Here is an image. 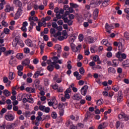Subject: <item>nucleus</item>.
<instances>
[{
    "mask_svg": "<svg viewBox=\"0 0 129 129\" xmlns=\"http://www.w3.org/2000/svg\"><path fill=\"white\" fill-rule=\"evenodd\" d=\"M51 26L52 28H54V29H57L58 25H57V23L56 22H52Z\"/></svg>",
    "mask_w": 129,
    "mask_h": 129,
    "instance_id": "nucleus-49",
    "label": "nucleus"
},
{
    "mask_svg": "<svg viewBox=\"0 0 129 129\" xmlns=\"http://www.w3.org/2000/svg\"><path fill=\"white\" fill-rule=\"evenodd\" d=\"M122 66L125 67H129V59H126L122 62Z\"/></svg>",
    "mask_w": 129,
    "mask_h": 129,
    "instance_id": "nucleus-28",
    "label": "nucleus"
},
{
    "mask_svg": "<svg viewBox=\"0 0 129 129\" xmlns=\"http://www.w3.org/2000/svg\"><path fill=\"white\" fill-rule=\"evenodd\" d=\"M55 102H57V101H56V98H53L52 101L48 102V104L49 106H53V104H55Z\"/></svg>",
    "mask_w": 129,
    "mask_h": 129,
    "instance_id": "nucleus-21",
    "label": "nucleus"
},
{
    "mask_svg": "<svg viewBox=\"0 0 129 129\" xmlns=\"http://www.w3.org/2000/svg\"><path fill=\"white\" fill-rule=\"evenodd\" d=\"M44 112H46V113H49L50 112V107H45L44 110Z\"/></svg>",
    "mask_w": 129,
    "mask_h": 129,
    "instance_id": "nucleus-50",
    "label": "nucleus"
},
{
    "mask_svg": "<svg viewBox=\"0 0 129 129\" xmlns=\"http://www.w3.org/2000/svg\"><path fill=\"white\" fill-rule=\"evenodd\" d=\"M22 65L24 66H28L30 65V59L29 58H26L24 60L22 61Z\"/></svg>",
    "mask_w": 129,
    "mask_h": 129,
    "instance_id": "nucleus-13",
    "label": "nucleus"
},
{
    "mask_svg": "<svg viewBox=\"0 0 129 129\" xmlns=\"http://www.w3.org/2000/svg\"><path fill=\"white\" fill-rule=\"evenodd\" d=\"M6 123H4L2 125H0V129H6Z\"/></svg>",
    "mask_w": 129,
    "mask_h": 129,
    "instance_id": "nucleus-63",
    "label": "nucleus"
},
{
    "mask_svg": "<svg viewBox=\"0 0 129 129\" xmlns=\"http://www.w3.org/2000/svg\"><path fill=\"white\" fill-rule=\"evenodd\" d=\"M13 4L16 5V6H18V7H21L23 6L22 2H21L19 0H14L13 1Z\"/></svg>",
    "mask_w": 129,
    "mask_h": 129,
    "instance_id": "nucleus-17",
    "label": "nucleus"
},
{
    "mask_svg": "<svg viewBox=\"0 0 129 129\" xmlns=\"http://www.w3.org/2000/svg\"><path fill=\"white\" fill-rule=\"evenodd\" d=\"M17 68L18 71H23L24 69V67L23 65H19L17 66Z\"/></svg>",
    "mask_w": 129,
    "mask_h": 129,
    "instance_id": "nucleus-39",
    "label": "nucleus"
},
{
    "mask_svg": "<svg viewBox=\"0 0 129 129\" xmlns=\"http://www.w3.org/2000/svg\"><path fill=\"white\" fill-rule=\"evenodd\" d=\"M70 129H78L77 126L74 125V124H72L70 126Z\"/></svg>",
    "mask_w": 129,
    "mask_h": 129,
    "instance_id": "nucleus-64",
    "label": "nucleus"
},
{
    "mask_svg": "<svg viewBox=\"0 0 129 129\" xmlns=\"http://www.w3.org/2000/svg\"><path fill=\"white\" fill-rule=\"evenodd\" d=\"M114 46L115 47H118V50L119 51H123V49H122V43L121 42H117L116 41L114 42L113 43Z\"/></svg>",
    "mask_w": 129,
    "mask_h": 129,
    "instance_id": "nucleus-7",
    "label": "nucleus"
},
{
    "mask_svg": "<svg viewBox=\"0 0 129 129\" xmlns=\"http://www.w3.org/2000/svg\"><path fill=\"white\" fill-rule=\"evenodd\" d=\"M93 60H94V61H95V62L98 61V60H99V56H98V55H95L93 57Z\"/></svg>",
    "mask_w": 129,
    "mask_h": 129,
    "instance_id": "nucleus-55",
    "label": "nucleus"
},
{
    "mask_svg": "<svg viewBox=\"0 0 129 129\" xmlns=\"http://www.w3.org/2000/svg\"><path fill=\"white\" fill-rule=\"evenodd\" d=\"M47 70L48 71L52 72L53 70H54V64H52V62H51V64L49 65L47 68Z\"/></svg>",
    "mask_w": 129,
    "mask_h": 129,
    "instance_id": "nucleus-24",
    "label": "nucleus"
},
{
    "mask_svg": "<svg viewBox=\"0 0 129 129\" xmlns=\"http://www.w3.org/2000/svg\"><path fill=\"white\" fill-rule=\"evenodd\" d=\"M115 72H116L115 69L112 67H110L108 69V73H112V74H114Z\"/></svg>",
    "mask_w": 129,
    "mask_h": 129,
    "instance_id": "nucleus-20",
    "label": "nucleus"
},
{
    "mask_svg": "<svg viewBox=\"0 0 129 129\" xmlns=\"http://www.w3.org/2000/svg\"><path fill=\"white\" fill-rule=\"evenodd\" d=\"M75 41V37L73 36H71L69 39V42L71 44H73V42Z\"/></svg>",
    "mask_w": 129,
    "mask_h": 129,
    "instance_id": "nucleus-32",
    "label": "nucleus"
},
{
    "mask_svg": "<svg viewBox=\"0 0 129 129\" xmlns=\"http://www.w3.org/2000/svg\"><path fill=\"white\" fill-rule=\"evenodd\" d=\"M23 12V8L22 7H19V8L18 9V11L16 13V14L15 15L14 19L15 20H18L21 17V15L22 14Z\"/></svg>",
    "mask_w": 129,
    "mask_h": 129,
    "instance_id": "nucleus-4",
    "label": "nucleus"
},
{
    "mask_svg": "<svg viewBox=\"0 0 129 129\" xmlns=\"http://www.w3.org/2000/svg\"><path fill=\"white\" fill-rule=\"evenodd\" d=\"M64 97L67 99H70V95H69V94H67L66 93H64Z\"/></svg>",
    "mask_w": 129,
    "mask_h": 129,
    "instance_id": "nucleus-62",
    "label": "nucleus"
},
{
    "mask_svg": "<svg viewBox=\"0 0 129 129\" xmlns=\"http://www.w3.org/2000/svg\"><path fill=\"white\" fill-rule=\"evenodd\" d=\"M2 25L4 27H8V26H9V24L7 22L4 21V20H3L2 22Z\"/></svg>",
    "mask_w": 129,
    "mask_h": 129,
    "instance_id": "nucleus-51",
    "label": "nucleus"
},
{
    "mask_svg": "<svg viewBox=\"0 0 129 129\" xmlns=\"http://www.w3.org/2000/svg\"><path fill=\"white\" fill-rule=\"evenodd\" d=\"M4 32L5 33V34H6V35H8L10 33V29L5 28L4 30Z\"/></svg>",
    "mask_w": 129,
    "mask_h": 129,
    "instance_id": "nucleus-47",
    "label": "nucleus"
},
{
    "mask_svg": "<svg viewBox=\"0 0 129 129\" xmlns=\"http://www.w3.org/2000/svg\"><path fill=\"white\" fill-rule=\"evenodd\" d=\"M85 41L88 42L89 44H92V43H94V38L91 36H88L85 38Z\"/></svg>",
    "mask_w": 129,
    "mask_h": 129,
    "instance_id": "nucleus-10",
    "label": "nucleus"
},
{
    "mask_svg": "<svg viewBox=\"0 0 129 129\" xmlns=\"http://www.w3.org/2000/svg\"><path fill=\"white\" fill-rule=\"evenodd\" d=\"M118 117L119 119H121V120H125L126 121H127L129 119V116L123 113L120 114Z\"/></svg>",
    "mask_w": 129,
    "mask_h": 129,
    "instance_id": "nucleus-5",
    "label": "nucleus"
},
{
    "mask_svg": "<svg viewBox=\"0 0 129 129\" xmlns=\"http://www.w3.org/2000/svg\"><path fill=\"white\" fill-rule=\"evenodd\" d=\"M87 90H88V86H84L83 87H82L81 90V94L85 96V95H86V93H87Z\"/></svg>",
    "mask_w": 129,
    "mask_h": 129,
    "instance_id": "nucleus-6",
    "label": "nucleus"
},
{
    "mask_svg": "<svg viewBox=\"0 0 129 129\" xmlns=\"http://www.w3.org/2000/svg\"><path fill=\"white\" fill-rule=\"evenodd\" d=\"M16 57L17 59H19V60H21L24 58V56L23 55V53H18L16 55Z\"/></svg>",
    "mask_w": 129,
    "mask_h": 129,
    "instance_id": "nucleus-34",
    "label": "nucleus"
},
{
    "mask_svg": "<svg viewBox=\"0 0 129 129\" xmlns=\"http://www.w3.org/2000/svg\"><path fill=\"white\" fill-rule=\"evenodd\" d=\"M24 51L26 54H28V53H30V49L28 48H24Z\"/></svg>",
    "mask_w": 129,
    "mask_h": 129,
    "instance_id": "nucleus-57",
    "label": "nucleus"
},
{
    "mask_svg": "<svg viewBox=\"0 0 129 129\" xmlns=\"http://www.w3.org/2000/svg\"><path fill=\"white\" fill-rule=\"evenodd\" d=\"M66 35H67V33H66V31H63L62 36H58L57 38V40H58V41H63L64 39H67V37L65 38V36H66Z\"/></svg>",
    "mask_w": 129,
    "mask_h": 129,
    "instance_id": "nucleus-12",
    "label": "nucleus"
},
{
    "mask_svg": "<svg viewBox=\"0 0 129 129\" xmlns=\"http://www.w3.org/2000/svg\"><path fill=\"white\" fill-rule=\"evenodd\" d=\"M50 34H54L56 33V30H55L54 28H51L50 30Z\"/></svg>",
    "mask_w": 129,
    "mask_h": 129,
    "instance_id": "nucleus-60",
    "label": "nucleus"
},
{
    "mask_svg": "<svg viewBox=\"0 0 129 129\" xmlns=\"http://www.w3.org/2000/svg\"><path fill=\"white\" fill-rule=\"evenodd\" d=\"M51 117L54 119L57 118V113L55 112H52L51 113Z\"/></svg>",
    "mask_w": 129,
    "mask_h": 129,
    "instance_id": "nucleus-43",
    "label": "nucleus"
},
{
    "mask_svg": "<svg viewBox=\"0 0 129 129\" xmlns=\"http://www.w3.org/2000/svg\"><path fill=\"white\" fill-rule=\"evenodd\" d=\"M55 49L57 50L58 53H61V46L59 44H56L55 46Z\"/></svg>",
    "mask_w": 129,
    "mask_h": 129,
    "instance_id": "nucleus-30",
    "label": "nucleus"
},
{
    "mask_svg": "<svg viewBox=\"0 0 129 129\" xmlns=\"http://www.w3.org/2000/svg\"><path fill=\"white\" fill-rule=\"evenodd\" d=\"M105 29L106 32L108 33V34H110V33H111V32H110V31L111 30V27H110V26H109V25H108V23H106Z\"/></svg>",
    "mask_w": 129,
    "mask_h": 129,
    "instance_id": "nucleus-18",
    "label": "nucleus"
},
{
    "mask_svg": "<svg viewBox=\"0 0 129 129\" xmlns=\"http://www.w3.org/2000/svg\"><path fill=\"white\" fill-rule=\"evenodd\" d=\"M116 57L118 58L119 61L122 62L123 59H126V54L125 53H121L120 51H118L116 53Z\"/></svg>",
    "mask_w": 129,
    "mask_h": 129,
    "instance_id": "nucleus-2",
    "label": "nucleus"
},
{
    "mask_svg": "<svg viewBox=\"0 0 129 129\" xmlns=\"http://www.w3.org/2000/svg\"><path fill=\"white\" fill-rule=\"evenodd\" d=\"M3 93L6 97H9V96H11V92L9 91V90H4Z\"/></svg>",
    "mask_w": 129,
    "mask_h": 129,
    "instance_id": "nucleus-19",
    "label": "nucleus"
},
{
    "mask_svg": "<svg viewBox=\"0 0 129 129\" xmlns=\"http://www.w3.org/2000/svg\"><path fill=\"white\" fill-rule=\"evenodd\" d=\"M52 64H53V65H54V67L55 68V69H60V66H59V64H57L56 63V61H53L51 62Z\"/></svg>",
    "mask_w": 129,
    "mask_h": 129,
    "instance_id": "nucleus-36",
    "label": "nucleus"
},
{
    "mask_svg": "<svg viewBox=\"0 0 129 129\" xmlns=\"http://www.w3.org/2000/svg\"><path fill=\"white\" fill-rule=\"evenodd\" d=\"M70 6L71 7H72V8H74V9H77V8L79 7V5L74 3H70Z\"/></svg>",
    "mask_w": 129,
    "mask_h": 129,
    "instance_id": "nucleus-41",
    "label": "nucleus"
},
{
    "mask_svg": "<svg viewBox=\"0 0 129 129\" xmlns=\"http://www.w3.org/2000/svg\"><path fill=\"white\" fill-rule=\"evenodd\" d=\"M103 104V100L102 99H100L99 100L97 101V105H101V104Z\"/></svg>",
    "mask_w": 129,
    "mask_h": 129,
    "instance_id": "nucleus-40",
    "label": "nucleus"
},
{
    "mask_svg": "<svg viewBox=\"0 0 129 129\" xmlns=\"http://www.w3.org/2000/svg\"><path fill=\"white\" fill-rule=\"evenodd\" d=\"M106 123L105 122L102 123L101 124H100L98 127V129H104L105 127H106V125H105Z\"/></svg>",
    "mask_w": 129,
    "mask_h": 129,
    "instance_id": "nucleus-23",
    "label": "nucleus"
},
{
    "mask_svg": "<svg viewBox=\"0 0 129 129\" xmlns=\"http://www.w3.org/2000/svg\"><path fill=\"white\" fill-rule=\"evenodd\" d=\"M98 9H95L93 14V18L94 20H96L97 19L98 17Z\"/></svg>",
    "mask_w": 129,
    "mask_h": 129,
    "instance_id": "nucleus-14",
    "label": "nucleus"
},
{
    "mask_svg": "<svg viewBox=\"0 0 129 129\" xmlns=\"http://www.w3.org/2000/svg\"><path fill=\"white\" fill-rule=\"evenodd\" d=\"M13 11H14V7H11L10 6H6V9H5V12L6 13H9Z\"/></svg>",
    "mask_w": 129,
    "mask_h": 129,
    "instance_id": "nucleus-22",
    "label": "nucleus"
},
{
    "mask_svg": "<svg viewBox=\"0 0 129 129\" xmlns=\"http://www.w3.org/2000/svg\"><path fill=\"white\" fill-rule=\"evenodd\" d=\"M84 38V36H83V34H80L79 35V40L80 42H82V41H83V38Z\"/></svg>",
    "mask_w": 129,
    "mask_h": 129,
    "instance_id": "nucleus-44",
    "label": "nucleus"
},
{
    "mask_svg": "<svg viewBox=\"0 0 129 129\" xmlns=\"http://www.w3.org/2000/svg\"><path fill=\"white\" fill-rule=\"evenodd\" d=\"M70 46L72 51L76 53V52H80V50H81V47L82 45L81 44H80L76 47V45H75L74 43H71L70 44ZM75 47H76V49H75Z\"/></svg>",
    "mask_w": 129,
    "mask_h": 129,
    "instance_id": "nucleus-3",
    "label": "nucleus"
},
{
    "mask_svg": "<svg viewBox=\"0 0 129 129\" xmlns=\"http://www.w3.org/2000/svg\"><path fill=\"white\" fill-rule=\"evenodd\" d=\"M28 102H29V103H34V99L32 97H29L28 98Z\"/></svg>",
    "mask_w": 129,
    "mask_h": 129,
    "instance_id": "nucleus-61",
    "label": "nucleus"
},
{
    "mask_svg": "<svg viewBox=\"0 0 129 129\" xmlns=\"http://www.w3.org/2000/svg\"><path fill=\"white\" fill-rule=\"evenodd\" d=\"M45 106L43 105H40L39 106V109L40 110H41V111H44V110H45Z\"/></svg>",
    "mask_w": 129,
    "mask_h": 129,
    "instance_id": "nucleus-45",
    "label": "nucleus"
},
{
    "mask_svg": "<svg viewBox=\"0 0 129 129\" xmlns=\"http://www.w3.org/2000/svg\"><path fill=\"white\" fill-rule=\"evenodd\" d=\"M26 81L27 83H32V82H33V79L31 78H28Z\"/></svg>",
    "mask_w": 129,
    "mask_h": 129,
    "instance_id": "nucleus-56",
    "label": "nucleus"
},
{
    "mask_svg": "<svg viewBox=\"0 0 129 129\" xmlns=\"http://www.w3.org/2000/svg\"><path fill=\"white\" fill-rule=\"evenodd\" d=\"M122 93L121 91H119L118 92V96L117 98V102H121L122 100Z\"/></svg>",
    "mask_w": 129,
    "mask_h": 129,
    "instance_id": "nucleus-9",
    "label": "nucleus"
},
{
    "mask_svg": "<svg viewBox=\"0 0 129 129\" xmlns=\"http://www.w3.org/2000/svg\"><path fill=\"white\" fill-rule=\"evenodd\" d=\"M79 71L80 74H81L82 75L84 74V73H85V70H84V68H83V67L79 69Z\"/></svg>",
    "mask_w": 129,
    "mask_h": 129,
    "instance_id": "nucleus-38",
    "label": "nucleus"
},
{
    "mask_svg": "<svg viewBox=\"0 0 129 129\" xmlns=\"http://www.w3.org/2000/svg\"><path fill=\"white\" fill-rule=\"evenodd\" d=\"M14 78H15V73L10 72L9 73V79L10 80H13Z\"/></svg>",
    "mask_w": 129,
    "mask_h": 129,
    "instance_id": "nucleus-29",
    "label": "nucleus"
},
{
    "mask_svg": "<svg viewBox=\"0 0 129 129\" xmlns=\"http://www.w3.org/2000/svg\"><path fill=\"white\" fill-rule=\"evenodd\" d=\"M57 92H60V93H62L63 92V91H64V89H63V88L62 87H59L58 88H57Z\"/></svg>",
    "mask_w": 129,
    "mask_h": 129,
    "instance_id": "nucleus-59",
    "label": "nucleus"
},
{
    "mask_svg": "<svg viewBox=\"0 0 129 129\" xmlns=\"http://www.w3.org/2000/svg\"><path fill=\"white\" fill-rule=\"evenodd\" d=\"M27 26H28V22L27 21L24 22L21 27V30L23 32H27Z\"/></svg>",
    "mask_w": 129,
    "mask_h": 129,
    "instance_id": "nucleus-11",
    "label": "nucleus"
},
{
    "mask_svg": "<svg viewBox=\"0 0 129 129\" xmlns=\"http://www.w3.org/2000/svg\"><path fill=\"white\" fill-rule=\"evenodd\" d=\"M3 82L4 83H8V82H9V79H8V77H4Z\"/></svg>",
    "mask_w": 129,
    "mask_h": 129,
    "instance_id": "nucleus-53",
    "label": "nucleus"
},
{
    "mask_svg": "<svg viewBox=\"0 0 129 129\" xmlns=\"http://www.w3.org/2000/svg\"><path fill=\"white\" fill-rule=\"evenodd\" d=\"M30 22V26H29V28L30 29L29 30V32L31 31V30H32V29H33V26H36V23H35V22H34V21H29Z\"/></svg>",
    "mask_w": 129,
    "mask_h": 129,
    "instance_id": "nucleus-25",
    "label": "nucleus"
},
{
    "mask_svg": "<svg viewBox=\"0 0 129 129\" xmlns=\"http://www.w3.org/2000/svg\"><path fill=\"white\" fill-rule=\"evenodd\" d=\"M124 36L126 39H129V34L128 32H125L124 33Z\"/></svg>",
    "mask_w": 129,
    "mask_h": 129,
    "instance_id": "nucleus-58",
    "label": "nucleus"
},
{
    "mask_svg": "<svg viewBox=\"0 0 129 129\" xmlns=\"http://www.w3.org/2000/svg\"><path fill=\"white\" fill-rule=\"evenodd\" d=\"M58 36H61V32L60 31L57 32L56 34H54L53 35V37H54V38H57Z\"/></svg>",
    "mask_w": 129,
    "mask_h": 129,
    "instance_id": "nucleus-54",
    "label": "nucleus"
},
{
    "mask_svg": "<svg viewBox=\"0 0 129 129\" xmlns=\"http://www.w3.org/2000/svg\"><path fill=\"white\" fill-rule=\"evenodd\" d=\"M44 83L45 86H48V85H49V80L47 79H44Z\"/></svg>",
    "mask_w": 129,
    "mask_h": 129,
    "instance_id": "nucleus-46",
    "label": "nucleus"
},
{
    "mask_svg": "<svg viewBox=\"0 0 129 129\" xmlns=\"http://www.w3.org/2000/svg\"><path fill=\"white\" fill-rule=\"evenodd\" d=\"M82 98V97L78 94H75L73 96V99H74V100H79Z\"/></svg>",
    "mask_w": 129,
    "mask_h": 129,
    "instance_id": "nucleus-16",
    "label": "nucleus"
},
{
    "mask_svg": "<svg viewBox=\"0 0 129 129\" xmlns=\"http://www.w3.org/2000/svg\"><path fill=\"white\" fill-rule=\"evenodd\" d=\"M67 23H68V25H69V26H72V25L73 24V21H72L71 19L68 20V19Z\"/></svg>",
    "mask_w": 129,
    "mask_h": 129,
    "instance_id": "nucleus-48",
    "label": "nucleus"
},
{
    "mask_svg": "<svg viewBox=\"0 0 129 129\" xmlns=\"http://www.w3.org/2000/svg\"><path fill=\"white\" fill-rule=\"evenodd\" d=\"M5 118L7 120H9V121H13L14 119H15V117L12 114H8L5 115Z\"/></svg>",
    "mask_w": 129,
    "mask_h": 129,
    "instance_id": "nucleus-8",
    "label": "nucleus"
},
{
    "mask_svg": "<svg viewBox=\"0 0 129 129\" xmlns=\"http://www.w3.org/2000/svg\"><path fill=\"white\" fill-rule=\"evenodd\" d=\"M101 44H102L103 45H104L105 46H106V47L108 46V43H107V41L106 40H103L101 41Z\"/></svg>",
    "mask_w": 129,
    "mask_h": 129,
    "instance_id": "nucleus-52",
    "label": "nucleus"
},
{
    "mask_svg": "<svg viewBox=\"0 0 129 129\" xmlns=\"http://www.w3.org/2000/svg\"><path fill=\"white\" fill-rule=\"evenodd\" d=\"M118 62V60L116 59H113L112 60L113 64H112V66H113V67H116L118 65L117 64Z\"/></svg>",
    "mask_w": 129,
    "mask_h": 129,
    "instance_id": "nucleus-33",
    "label": "nucleus"
},
{
    "mask_svg": "<svg viewBox=\"0 0 129 129\" xmlns=\"http://www.w3.org/2000/svg\"><path fill=\"white\" fill-rule=\"evenodd\" d=\"M29 21H34V22H37L38 21V17H35V16L30 17L29 18Z\"/></svg>",
    "mask_w": 129,
    "mask_h": 129,
    "instance_id": "nucleus-26",
    "label": "nucleus"
},
{
    "mask_svg": "<svg viewBox=\"0 0 129 129\" xmlns=\"http://www.w3.org/2000/svg\"><path fill=\"white\" fill-rule=\"evenodd\" d=\"M18 44L20 45L21 47H24L25 46L23 41L21 40V37L20 36H16L12 42L13 47H17V45Z\"/></svg>",
    "mask_w": 129,
    "mask_h": 129,
    "instance_id": "nucleus-1",
    "label": "nucleus"
},
{
    "mask_svg": "<svg viewBox=\"0 0 129 129\" xmlns=\"http://www.w3.org/2000/svg\"><path fill=\"white\" fill-rule=\"evenodd\" d=\"M61 19H63L64 23H67V21L68 20V17L67 15L65 14L61 16Z\"/></svg>",
    "mask_w": 129,
    "mask_h": 129,
    "instance_id": "nucleus-27",
    "label": "nucleus"
},
{
    "mask_svg": "<svg viewBox=\"0 0 129 129\" xmlns=\"http://www.w3.org/2000/svg\"><path fill=\"white\" fill-rule=\"evenodd\" d=\"M25 43L29 47H33L34 46V44H33V42L30 39H27L26 40Z\"/></svg>",
    "mask_w": 129,
    "mask_h": 129,
    "instance_id": "nucleus-15",
    "label": "nucleus"
},
{
    "mask_svg": "<svg viewBox=\"0 0 129 129\" xmlns=\"http://www.w3.org/2000/svg\"><path fill=\"white\" fill-rule=\"evenodd\" d=\"M56 13V14H55V16H56V19H60L61 20V15H60V12H56L55 13Z\"/></svg>",
    "mask_w": 129,
    "mask_h": 129,
    "instance_id": "nucleus-42",
    "label": "nucleus"
},
{
    "mask_svg": "<svg viewBox=\"0 0 129 129\" xmlns=\"http://www.w3.org/2000/svg\"><path fill=\"white\" fill-rule=\"evenodd\" d=\"M16 125L15 123H12L10 125H6V128L7 129H12V128H14V127H15V125Z\"/></svg>",
    "mask_w": 129,
    "mask_h": 129,
    "instance_id": "nucleus-31",
    "label": "nucleus"
},
{
    "mask_svg": "<svg viewBox=\"0 0 129 129\" xmlns=\"http://www.w3.org/2000/svg\"><path fill=\"white\" fill-rule=\"evenodd\" d=\"M112 89H113L115 92H117V91L119 90V87L118 86L115 85L112 87Z\"/></svg>",
    "mask_w": 129,
    "mask_h": 129,
    "instance_id": "nucleus-35",
    "label": "nucleus"
},
{
    "mask_svg": "<svg viewBox=\"0 0 129 129\" xmlns=\"http://www.w3.org/2000/svg\"><path fill=\"white\" fill-rule=\"evenodd\" d=\"M40 73H41L40 71H37L36 72H35L33 75L34 78H38V77L40 75Z\"/></svg>",
    "mask_w": 129,
    "mask_h": 129,
    "instance_id": "nucleus-37",
    "label": "nucleus"
}]
</instances>
